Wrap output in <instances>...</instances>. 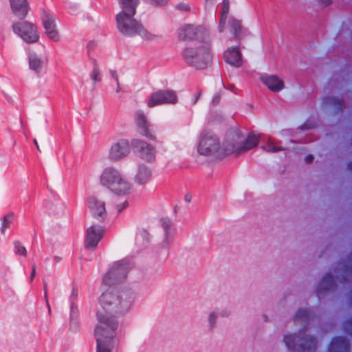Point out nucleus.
<instances>
[{
    "label": "nucleus",
    "instance_id": "bf43d9fd",
    "mask_svg": "<svg viewBox=\"0 0 352 352\" xmlns=\"http://www.w3.org/2000/svg\"><path fill=\"white\" fill-rule=\"evenodd\" d=\"M120 91V83L118 82V84H117L116 91L119 92Z\"/></svg>",
    "mask_w": 352,
    "mask_h": 352
},
{
    "label": "nucleus",
    "instance_id": "4c0bfd02",
    "mask_svg": "<svg viewBox=\"0 0 352 352\" xmlns=\"http://www.w3.org/2000/svg\"><path fill=\"white\" fill-rule=\"evenodd\" d=\"M263 148L266 149L267 151L270 152V153H276V152L285 150V148L283 147L277 146H274V145L263 146Z\"/></svg>",
    "mask_w": 352,
    "mask_h": 352
},
{
    "label": "nucleus",
    "instance_id": "473e14b6",
    "mask_svg": "<svg viewBox=\"0 0 352 352\" xmlns=\"http://www.w3.org/2000/svg\"><path fill=\"white\" fill-rule=\"evenodd\" d=\"M174 238V231L173 230H168L164 232V239L163 244L164 245L168 247L173 241Z\"/></svg>",
    "mask_w": 352,
    "mask_h": 352
},
{
    "label": "nucleus",
    "instance_id": "a211bd4d",
    "mask_svg": "<svg viewBox=\"0 0 352 352\" xmlns=\"http://www.w3.org/2000/svg\"><path fill=\"white\" fill-rule=\"evenodd\" d=\"M224 60L234 67H240L243 65L242 54L237 46L228 48L223 53Z\"/></svg>",
    "mask_w": 352,
    "mask_h": 352
},
{
    "label": "nucleus",
    "instance_id": "dca6fc26",
    "mask_svg": "<svg viewBox=\"0 0 352 352\" xmlns=\"http://www.w3.org/2000/svg\"><path fill=\"white\" fill-rule=\"evenodd\" d=\"M89 208L92 215L100 221L104 219L107 216V212L104 206V202L95 196L89 198Z\"/></svg>",
    "mask_w": 352,
    "mask_h": 352
},
{
    "label": "nucleus",
    "instance_id": "13d9d810",
    "mask_svg": "<svg viewBox=\"0 0 352 352\" xmlns=\"http://www.w3.org/2000/svg\"><path fill=\"white\" fill-rule=\"evenodd\" d=\"M94 45V42H89L87 45V48L89 49Z\"/></svg>",
    "mask_w": 352,
    "mask_h": 352
},
{
    "label": "nucleus",
    "instance_id": "58836bf2",
    "mask_svg": "<svg viewBox=\"0 0 352 352\" xmlns=\"http://www.w3.org/2000/svg\"><path fill=\"white\" fill-rule=\"evenodd\" d=\"M227 18L226 17H221L219 19V31L220 32H222L224 30L226 23Z\"/></svg>",
    "mask_w": 352,
    "mask_h": 352
},
{
    "label": "nucleus",
    "instance_id": "7ed1b4c3",
    "mask_svg": "<svg viewBox=\"0 0 352 352\" xmlns=\"http://www.w3.org/2000/svg\"><path fill=\"white\" fill-rule=\"evenodd\" d=\"M184 62L196 69H204L211 63L212 55L210 44L203 43L197 47H187L182 52Z\"/></svg>",
    "mask_w": 352,
    "mask_h": 352
},
{
    "label": "nucleus",
    "instance_id": "4468645a",
    "mask_svg": "<svg viewBox=\"0 0 352 352\" xmlns=\"http://www.w3.org/2000/svg\"><path fill=\"white\" fill-rule=\"evenodd\" d=\"M41 20L47 37L54 41H58L59 40V35L53 16L46 10H43Z\"/></svg>",
    "mask_w": 352,
    "mask_h": 352
},
{
    "label": "nucleus",
    "instance_id": "6e6d98bb",
    "mask_svg": "<svg viewBox=\"0 0 352 352\" xmlns=\"http://www.w3.org/2000/svg\"><path fill=\"white\" fill-rule=\"evenodd\" d=\"M184 199L186 202H190L191 201L192 197L190 195H186Z\"/></svg>",
    "mask_w": 352,
    "mask_h": 352
},
{
    "label": "nucleus",
    "instance_id": "8fccbe9b",
    "mask_svg": "<svg viewBox=\"0 0 352 352\" xmlns=\"http://www.w3.org/2000/svg\"><path fill=\"white\" fill-rule=\"evenodd\" d=\"M314 125L313 124H309L307 123H304L302 124V126H300V129H302V130H307V129H312L314 128Z\"/></svg>",
    "mask_w": 352,
    "mask_h": 352
},
{
    "label": "nucleus",
    "instance_id": "2f4dec72",
    "mask_svg": "<svg viewBox=\"0 0 352 352\" xmlns=\"http://www.w3.org/2000/svg\"><path fill=\"white\" fill-rule=\"evenodd\" d=\"M219 313L216 311H212L208 316V324L210 329H212L217 321Z\"/></svg>",
    "mask_w": 352,
    "mask_h": 352
},
{
    "label": "nucleus",
    "instance_id": "393cba45",
    "mask_svg": "<svg viewBox=\"0 0 352 352\" xmlns=\"http://www.w3.org/2000/svg\"><path fill=\"white\" fill-rule=\"evenodd\" d=\"M230 32L236 39L241 40L242 37L243 27L241 21L231 17L228 21Z\"/></svg>",
    "mask_w": 352,
    "mask_h": 352
},
{
    "label": "nucleus",
    "instance_id": "6e6552de",
    "mask_svg": "<svg viewBox=\"0 0 352 352\" xmlns=\"http://www.w3.org/2000/svg\"><path fill=\"white\" fill-rule=\"evenodd\" d=\"M178 102L177 92L171 89H158L153 92L147 99V106L150 108L163 105L175 104Z\"/></svg>",
    "mask_w": 352,
    "mask_h": 352
},
{
    "label": "nucleus",
    "instance_id": "3c124183",
    "mask_svg": "<svg viewBox=\"0 0 352 352\" xmlns=\"http://www.w3.org/2000/svg\"><path fill=\"white\" fill-rule=\"evenodd\" d=\"M127 206V202H124L122 205H118L117 206L118 212H121L124 208H125Z\"/></svg>",
    "mask_w": 352,
    "mask_h": 352
},
{
    "label": "nucleus",
    "instance_id": "9b49d317",
    "mask_svg": "<svg viewBox=\"0 0 352 352\" xmlns=\"http://www.w3.org/2000/svg\"><path fill=\"white\" fill-rule=\"evenodd\" d=\"M131 148L133 152L140 158L148 162L155 161V149L147 142L140 139H133L131 140Z\"/></svg>",
    "mask_w": 352,
    "mask_h": 352
},
{
    "label": "nucleus",
    "instance_id": "4be33fe9",
    "mask_svg": "<svg viewBox=\"0 0 352 352\" xmlns=\"http://www.w3.org/2000/svg\"><path fill=\"white\" fill-rule=\"evenodd\" d=\"M329 350V352H349V342L342 337L336 338L332 340Z\"/></svg>",
    "mask_w": 352,
    "mask_h": 352
},
{
    "label": "nucleus",
    "instance_id": "6ab92c4d",
    "mask_svg": "<svg viewBox=\"0 0 352 352\" xmlns=\"http://www.w3.org/2000/svg\"><path fill=\"white\" fill-rule=\"evenodd\" d=\"M12 13L19 19H24L28 14L30 6L28 0H9Z\"/></svg>",
    "mask_w": 352,
    "mask_h": 352
},
{
    "label": "nucleus",
    "instance_id": "ddd939ff",
    "mask_svg": "<svg viewBox=\"0 0 352 352\" xmlns=\"http://www.w3.org/2000/svg\"><path fill=\"white\" fill-rule=\"evenodd\" d=\"M135 124L138 133L150 140H155L151 124L148 122L142 111H138L135 115Z\"/></svg>",
    "mask_w": 352,
    "mask_h": 352
},
{
    "label": "nucleus",
    "instance_id": "423d86ee",
    "mask_svg": "<svg viewBox=\"0 0 352 352\" xmlns=\"http://www.w3.org/2000/svg\"><path fill=\"white\" fill-rule=\"evenodd\" d=\"M12 25L14 33L27 43H35L39 40V34L35 24L21 19Z\"/></svg>",
    "mask_w": 352,
    "mask_h": 352
},
{
    "label": "nucleus",
    "instance_id": "c9c22d12",
    "mask_svg": "<svg viewBox=\"0 0 352 352\" xmlns=\"http://www.w3.org/2000/svg\"><path fill=\"white\" fill-rule=\"evenodd\" d=\"M14 249L15 252L18 254L25 256L27 254L25 248L18 241L14 243Z\"/></svg>",
    "mask_w": 352,
    "mask_h": 352
},
{
    "label": "nucleus",
    "instance_id": "412c9836",
    "mask_svg": "<svg viewBox=\"0 0 352 352\" xmlns=\"http://www.w3.org/2000/svg\"><path fill=\"white\" fill-rule=\"evenodd\" d=\"M260 140V135L256 134L254 132H250L248 134L246 139L243 140V143L241 145L239 153H242L257 146Z\"/></svg>",
    "mask_w": 352,
    "mask_h": 352
},
{
    "label": "nucleus",
    "instance_id": "49530a36",
    "mask_svg": "<svg viewBox=\"0 0 352 352\" xmlns=\"http://www.w3.org/2000/svg\"><path fill=\"white\" fill-rule=\"evenodd\" d=\"M110 74H111V77L115 80V81L116 82V84H118V82H119V79H118V76L117 74V72L115 71V70H111L110 71Z\"/></svg>",
    "mask_w": 352,
    "mask_h": 352
},
{
    "label": "nucleus",
    "instance_id": "20e7f679",
    "mask_svg": "<svg viewBox=\"0 0 352 352\" xmlns=\"http://www.w3.org/2000/svg\"><path fill=\"white\" fill-rule=\"evenodd\" d=\"M197 151L205 156L214 155L217 158H223V148H220V142L217 136L212 131H205L201 133Z\"/></svg>",
    "mask_w": 352,
    "mask_h": 352
},
{
    "label": "nucleus",
    "instance_id": "ea45409f",
    "mask_svg": "<svg viewBox=\"0 0 352 352\" xmlns=\"http://www.w3.org/2000/svg\"><path fill=\"white\" fill-rule=\"evenodd\" d=\"M135 183L138 185H144L148 182V177H134Z\"/></svg>",
    "mask_w": 352,
    "mask_h": 352
},
{
    "label": "nucleus",
    "instance_id": "f257e3e1",
    "mask_svg": "<svg viewBox=\"0 0 352 352\" xmlns=\"http://www.w3.org/2000/svg\"><path fill=\"white\" fill-rule=\"evenodd\" d=\"M134 300L130 292H120L109 289L99 298L100 307L97 312L98 324L94 330L97 352H112L114 347L118 322L115 314H122L129 310Z\"/></svg>",
    "mask_w": 352,
    "mask_h": 352
},
{
    "label": "nucleus",
    "instance_id": "cd10ccee",
    "mask_svg": "<svg viewBox=\"0 0 352 352\" xmlns=\"http://www.w3.org/2000/svg\"><path fill=\"white\" fill-rule=\"evenodd\" d=\"M14 220V214L12 212L6 214L1 220V232L4 234Z\"/></svg>",
    "mask_w": 352,
    "mask_h": 352
},
{
    "label": "nucleus",
    "instance_id": "37998d69",
    "mask_svg": "<svg viewBox=\"0 0 352 352\" xmlns=\"http://www.w3.org/2000/svg\"><path fill=\"white\" fill-rule=\"evenodd\" d=\"M221 100V94L219 93H216L212 99V103L214 105H217L219 104V101Z\"/></svg>",
    "mask_w": 352,
    "mask_h": 352
},
{
    "label": "nucleus",
    "instance_id": "1a4fd4ad",
    "mask_svg": "<svg viewBox=\"0 0 352 352\" xmlns=\"http://www.w3.org/2000/svg\"><path fill=\"white\" fill-rule=\"evenodd\" d=\"M129 269V263L125 261L115 263L111 270L104 276L103 283L109 285L125 278Z\"/></svg>",
    "mask_w": 352,
    "mask_h": 352
},
{
    "label": "nucleus",
    "instance_id": "7c9ffc66",
    "mask_svg": "<svg viewBox=\"0 0 352 352\" xmlns=\"http://www.w3.org/2000/svg\"><path fill=\"white\" fill-rule=\"evenodd\" d=\"M151 170L144 164H140L138 168V172L136 176H151Z\"/></svg>",
    "mask_w": 352,
    "mask_h": 352
},
{
    "label": "nucleus",
    "instance_id": "0eeeda50",
    "mask_svg": "<svg viewBox=\"0 0 352 352\" xmlns=\"http://www.w3.org/2000/svg\"><path fill=\"white\" fill-rule=\"evenodd\" d=\"M243 138L244 135L239 129H234L228 131L223 143V155L226 157L232 153L240 155L239 149Z\"/></svg>",
    "mask_w": 352,
    "mask_h": 352
},
{
    "label": "nucleus",
    "instance_id": "f704fd0d",
    "mask_svg": "<svg viewBox=\"0 0 352 352\" xmlns=\"http://www.w3.org/2000/svg\"><path fill=\"white\" fill-rule=\"evenodd\" d=\"M222 10L221 13V17H228V14L230 10V1L229 0H223L222 1Z\"/></svg>",
    "mask_w": 352,
    "mask_h": 352
},
{
    "label": "nucleus",
    "instance_id": "b1692460",
    "mask_svg": "<svg viewBox=\"0 0 352 352\" xmlns=\"http://www.w3.org/2000/svg\"><path fill=\"white\" fill-rule=\"evenodd\" d=\"M122 10L120 12H124L129 15H135L136 8L139 4V0H118Z\"/></svg>",
    "mask_w": 352,
    "mask_h": 352
},
{
    "label": "nucleus",
    "instance_id": "09e8293b",
    "mask_svg": "<svg viewBox=\"0 0 352 352\" xmlns=\"http://www.w3.org/2000/svg\"><path fill=\"white\" fill-rule=\"evenodd\" d=\"M318 2L323 6H328L332 3V0H318Z\"/></svg>",
    "mask_w": 352,
    "mask_h": 352
},
{
    "label": "nucleus",
    "instance_id": "e433bc0d",
    "mask_svg": "<svg viewBox=\"0 0 352 352\" xmlns=\"http://www.w3.org/2000/svg\"><path fill=\"white\" fill-rule=\"evenodd\" d=\"M162 225L164 232L168 231V230H173V222L169 219H162Z\"/></svg>",
    "mask_w": 352,
    "mask_h": 352
},
{
    "label": "nucleus",
    "instance_id": "a878e982",
    "mask_svg": "<svg viewBox=\"0 0 352 352\" xmlns=\"http://www.w3.org/2000/svg\"><path fill=\"white\" fill-rule=\"evenodd\" d=\"M311 318V314L307 309H299L294 318V322L303 327L307 326Z\"/></svg>",
    "mask_w": 352,
    "mask_h": 352
},
{
    "label": "nucleus",
    "instance_id": "5701e85b",
    "mask_svg": "<svg viewBox=\"0 0 352 352\" xmlns=\"http://www.w3.org/2000/svg\"><path fill=\"white\" fill-rule=\"evenodd\" d=\"M324 103L331 105L333 108L335 113L343 111L346 107L344 99L334 96H327L324 99Z\"/></svg>",
    "mask_w": 352,
    "mask_h": 352
},
{
    "label": "nucleus",
    "instance_id": "f3484780",
    "mask_svg": "<svg viewBox=\"0 0 352 352\" xmlns=\"http://www.w3.org/2000/svg\"><path fill=\"white\" fill-rule=\"evenodd\" d=\"M204 31L202 27H196L193 25H185L181 28L178 32V38L182 41H191L197 39L198 34Z\"/></svg>",
    "mask_w": 352,
    "mask_h": 352
},
{
    "label": "nucleus",
    "instance_id": "a18cd8bd",
    "mask_svg": "<svg viewBox=\"0 0 352 352\" xmlns=\"http://www.w3.org/2000/svg\"><path fill=\"white\" fill-rule=\"evenodd\" d=\"M230 310L228 309H223L221 311V312L219 313V315L221 316V317H224V318H227L230 315Z\"/></svg>",
    "mask_w": 352,
    "mask_h": 352
},
{
    "label": "nucleus",
    "instance_id": "603ef678",
    "mask_svg": "<svg viewBox=\"0 0 352 352\" xmlns=\"http://www.w3.org/2000/svg\"><path fill=\"white\" fill-rule=\"evenodd\" d=\"M44 295H45V298L46 302L47 304V306L49 307L48 298H47V285H46V283L44 284Z\"/></svg>",
    "mask_w": 352,
    "mask_h": 352
},
{
    "label": "nucleus",
    "instance_id": "79ce46f5",
    "mask_svg": "<svg viewBox=\"0 0 352 352\" xmlns=\"http://www.w3.org/2000/svg\"><path fill=\"white\" fill-rule=\"evenodd\" d=\"M151 4L156 6H162L165 4L168 0H147Z\"/></svg>",
    "mask_w": 352,
    "mask_h": 352
},
{
    "label": "nucleus",
    "instance_id": "c03bdc74",
    "mask_svg": "<svg viewBox=\"0 0 352 352\" xmlns=\"http://www.w3.org/2000/svg\"><path fill=\"white\" fill-rule=\"evenodd\" d=\"M177 9H179L180 10H184V11L188 10L190 9V6L188 4L182 3H179L177 6Z\"/></svg>",
    "mask_w": 352,
    "mask_h": 352
},
{
    "label": "nucleus",
    "instance_id": "052dcab7",
    "mask_svg": "<svg viewBox=\"0 0 352 352\" xmlns=\"http://www.w3.org/2000/svg\"><path fill=\"white\" fill-rule=\"evenodd\" d=\"M351 325H352V320H351ZM346 329L347 331H351V333H352V328H349V327H348V326H347V325H346Z\"/></svg>",
    "mask_w": 352,
    "mask_h": 352
},
{
    "label": "nucleus",
    "instance_id": "9d476101",
    "mask_svg": "<svg viewBox=\"0 0 352 352\" xmlns=\"http://www.w3.org/2000/svg\"><path fill=\"white\" fill-rule=\"evenodd\" d=\"M101 184L117 194L128 193L132 184L126 177H101Z\"/></svg>",
    "mask_w": 352,
    "mask_h": 352
},
{
    "label": "nucleus",
    "instance_id": "f8f14e48",
    "mask_svg": "<svg viewBox=\"0 0 352 352\" xmlns=\"http://www.w3.org/2000/svg\"><path fill=\"white\" fill-rule=\"evenodd\" d=\"M131 146L126 139H119L113 142L109 151L108 157L110 160L117 162L128 156L131 152Z\"/></svg>",
    "mask_w": 352,
    "mask_h": 352
},
{
    "label": "nucleus",
    "instance_id": "f03ea898",
    "mask_svg": "<svg viewBox=\"0 0 352 352\" xmlns=\"http://www.w3.org/2000/svg\"><path fill=\"white\" fill-rule=\"evenodd\" d=\"M135 15H129L119 12L116 16V28L119 32L126 37L140 36L144 40H153L156 35L150 33L141 21L134 18Z\"/></svg>",
    "mask_w": 352,
    "mask_h": 352
},
{
    "label": "nucleus",
    "instance_id": "aec40b11",
    "mask_svg": "<svg viewBox=\"0 0 352 352\" xmlns=\"http://www.w3.org/2000/svg\"><path fill=\"white\" fill-rule=\"evenodd\" d=\"M262 82L274 92H278L284 87L283 81L275 75L261 77Z\"/></svg>",
    "mask_w": 352,
    "mask_h": 352
},
{
    "label": "nucleus",
    "instance_id": "2eb2a0df",
    "mask_svg": "<svg viewBox=\"0 0 352 352\" xmlns=\"http://www.w3.org/2000/svg\"><path fill=\"white\" fill-rule=\"evenodd\" d=\"M104 234V228L100 226H92L87 230L85 238V247L87 248H96Z\"/></svg>",
    "mask_w": 352,
    "mask_h": 352
},
{
    "label": "nucleus",
    "instance_id": "c756f323",
    "mask_svg": "<svg viewBox=\"0 0 352 352\" xmlns=\"http://www.w3.org/2000/svg\"><path fill=\"white\" fill-rule=\"evenodd\" d=\"M91 78L94 81V83L96 84L97 82L101 80L100 77V71L96 60L94 61V67L92 72L91 74Z\"/></svg>",
    "mask_w": 352,
    "mask_h": 352
},
{
    "label": "nucleus",
    "instance_id": "72a5a7b5",
    "mask_svg": "<svg viewBox=\"0 0 352 352\" xmlns=\"http://www.w3.org/2000/svg\"><path fill=\"white\" fill-rule=\"evenodd\" d=\"M101 176H120V172L114 167H107Z\"/></svg>",
    "mask_w": 352,
    "mask_h": 352
},
{
    "label": "nucleus",
    "instance_id": "864d4df0",
    "mask_svg": "<svg viewBox=\"0 0 352 352\" xmlns=\"http://www.w3.org/2000/svg\"><path fill=\"white\" fill-rule=\"evenodd\" d=\"M36 276V267L35 265H33L32 266V273H31V275H30V280H33V279Z\"/></svg>",
    "mask_w": 352,
    "mask_h": 352
},
{
    "label": "nucleus",
    "instance_id": "4d7b16f0",
    "mask_svg": "<svg viewBox=\"0 0 352 352\" xmlns=\"http://www.w3.org/2000/svg\"><path fill=\"white\" fill-rule=\"evenodd\" d=\"M34 144H35V146H36V147L37 150H38V151H40V149H39V146H38V142H37V141H36V139H34Z\"/></svg>",
    "mask_w": 352,
    "mask_h": 352
},
{
    "label": "nucleus",
    "instance_id": "680f3d73",
    "mask_svg": "<svg viewBox=\"0 0 352 352\" xmlns=\"http://www.w3.org/2000/svg\"><path fill=\"white\" fill-rule=\"evenodd\" d=\"M210 1H213V0H205L206 4L210 3Z\"/></svg>",
    "mask_w": 352,
    "mask_h": 352
},
{
    "label": "nucleus",
    "instance_id": "5fc2aeb1",
    "mask_svg": "<svg viewBox=\"0 0 352 352\" xmlns=\"http://www.w3.org/2000/svg\"><path fill=\"white\" fill-rule=\"evenodd\" d=\"M346 168L352 173V160L347 163Z\"/></svg>",
    "mask_w": 352,
    "mask_h": 352
},
{
    "label": "nucleus",
    "instance_id": "a19ab883",
    "mask_svg": "<svg viewBox=\"0 0 352 352\" xmlns=\"http://www.w3.org/2000/svg\"><path fill=\"white\" fill-rule=\"evenodd\" d=\"M201 94H202V91H201V89H199V88H198V89H197V92H196V94H195L194 98H193V99H192V104H193V105H194V104H195L197 102L198 100L199 99V98H200V97H201Z\"/></svg>",
    "mask_w": 352,
    "mask_h": 352
},
{
    "label": "nucleus",
    "instance_id": "39448f33",
    "mask_svg": "<svg viewBox=\"0 0 352 352\" xmlns=\"http://www.w3.org/2000/svg\"><path fill=\"white\" fill-rule=\"evenodd\" d=\"M283 341L288 349L295 352H314L316 348V340L314 338L304 335L301 331L296 336L287 335Z\"/></svg>",
    "mask_w": 352,
    "mask_h": 352
},
{
    "label": "nucleus",
    "instance_id": "bb28decb",
    "mask_svg": "<svg viewBox=\"0 0 352 352\" xmlns=\"http://www.w3.org/2000/svg\"><path fill=\"white\" fill-rule=\"evenodd\" d=\"M42 60L38 57L36 54H32L29 56V66L32 70L36 73H39L43 66Z\"/></svg>",
    "mask_w": 352,
    "mask_h": 352
},
{
    "label": "nucleus",
    "instance_id": "de8ad7c7",
    "mask_svg": "<svg viewBox=\"0 0 352 352\" xmlns=\"http://www.w3.org/2000/svg\"><path fill=\"white\" fill-rule=\"evenodd\" d=\"M314 160V157L312 154H309L305 157V160L307 163H311Z\"/></svg>",
    "mask_w": 352,
    "mask_h": 352
},
{
    "label": "nucleus",
    "instance_id": "c85d7f7f",
    "mask_svg": "<svg viewBox=\"0 0 352 352\" xmlns=\"http://www.w3.org/2000/svg\"><path fill=\"white\" fill-rule=\"evenodd\" d=\"M335 285L333 276L331 274H327L322 278L319 287L318 292L320 290H329L333 287Z\"/></svg>",
    "mask_w": 352,
    "mask_h": 352
}]
</instances>
